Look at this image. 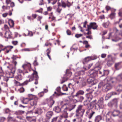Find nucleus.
I'll list each match as a JSON object with an SVG mask.
<instances>
[{"label":"nucleus","mask_w":122,"mask_h":122,"mask_svg":"<svg viewBox=\"0 0 122 122\" xmlns=\"http://www.w3.org/2000/svg\"><path fill=\"white\" fill-rule=\"evenodd\" d=\"M43 112L42 109L40 108H36L35 110H33V112L35 114H41Z\"/></svg>","instance_id":"obj_17"},{"label":"nucleus","mask_w":122,"mask_h":122,"mask_svg":"<svg viewBox=\"0 0 122 122\" xmlns=\"http://www.w3.org/2000/svg\"><path fill=\"white\" fill-rule=\"evenodd\" d=\"M8 23H10V24H12V25H14V23L13 21L11 19H10L9 20Z\"/></svg>","instance_id":"obj_50"},{"label":"nucleus","mask_w":122,"mask_h":122,"mask_svg":"<svg viewBox=\"0 0 122 122\" xmlns=\"http://www.w3.org/2000/svg\"><path fill=\"white\" fill-rule=\"evenodd\" d=\"M57 117H56L53 118L51 121V122H56Z\"/></svg>","instance_id":"obj_44"},{"label":"nucleus","mask_w":122,"mask_h":122,"mask_svg":"<svg viewBox=\"0 0 122 122\" xmlns=\"http://www.w3.org/2000/svg\"><path fill=\"white\" fill-rule=\"evenodd\" d=\"M34 72L30 76H28V77L30 78L29 80H26L23 83L24 85H27L29 82L31 81L34 79L36 81L35 82V84H38L37 81L38 79V76L37 75V72L34 71Z\"/></svg>","instance_id":"obj_2"},{"label":"nucleus","mask_w":122,"mask_h":122,"mask_svg":"<svg viewBox=\"0 0 122 122\" xmlns=\"http://www.w3.org/2000/svg\"><path fill=\"white\" fill-rule=\"evenodd\" d=\"M112 115L114 117L117 116L121 117L122 116V113L119 111L115 110L112 112Z\"/></svg>","instance_id":"obj_11"},{"label":"nucleus","mask_w":122,"mask_h":122,"mask_svg":"<svg viewBox=\"0 0 122 122\" xmlns=\"http://www.w3.org/2000/svg\"><path fill=\"white\" fill-rule=\"evenodd\" d=\"M84 93V92L82 90H79L78 91L75 95V97H78L80 95H83Z\"/></svg>","instance_id":"obj_22"},{"label":"nucleus","mask_w":122,"mask_h":122,"mask_svg":"<svg viewBox=\"0 0 122 122\" xmlns=\"http://www.w3.org/2000/svg\"><path fill=\"white\" fill-rule=\"evenodd\" d=\"M14 83L16 85L18 86L20 85V83L16 80H15L14 81Z\"/></svg>","instance_id":"obj_53"},{"label":"nucleus","mask_w":122,"mask_h":122,"mask_svg":"<svg viewBox=\"0 0 122 122\" xmlns=\"http://www.w3.org/2000/svg\"><path fill=\"white\" fill-rule=\"evenodd\" d=\"M95 113L94 112L92 111V112L88 115V117L89 119H91L93 115Z\"/></svg>","instance_id":"obj_37"},{"label":"nucleus","mask_w":122,"mask_h":122,"mask_svg":"<svg viewBox=\"0 0 122 122\" xmlns=\"http://www.w3.org/2000/svg\"><path fill=\"white\" fill-rule=\"evenodd\" d=\"M44 95V93L43 92H41L39 94V95L40 97H41L43 96Z\"/></svg>","instance_id":"obj_54"},{"label":"nucleus","mask_w":122,"mask_h":122,"mask_svg":"<svg viewBox=\"0 0 122 122\" xmlns=\"http://www.w3.org/2000/svg\"><path fill=\"white\" fill-rule=\"evenodd\" d=\"M114 63V62L112 60H109L107 62V65L109 66H111Z\"/></svg>","instance_id":"obj_36"},{"label":"nucleus","mask_w":122,"mask_h":122,"mask_svg":"<svg viewBox=\"0 0 122 122\" xmlns=\"http://www.w3.org/2000/svg\"><path fill=\"white\" fill-rule=\"evenodd\" d=\"M60 89L61 88L60 87H57L56 89V90L57 92H55L54 94H53V95H56L57 96H59L60 95Z\"/></svg>","instance_id":"obj_19"},{"label":"nucleus","mask_w":122,"mask_h":122,"mask_svg":"<svg viewBox=\"0 0 122 122\" xmlns=\"http://www.w3.org/2000/svg\"><path fill=\"white\" fill-rule=\"evenodd\" d=\"M95 79V78L89 76V78L87 79V82L89 84H90L94 81Z\"/></svg>","instance_id":"obj_25"},{"label":"nucleus","mask_w":122,"mask_h":122,"mask_svg":"<svg viewBox=\"0 0 122 122\" xmlns=\"http://www.w3.org/2000/svg\"><path fill=\"white\" fill-rule=\"evenodd\" d=\"M92 57L91 59L92 60H93L96 59L97 58V56H93L91 57Z\"/></svg>","instance_id":"obj_63"},{"label":"nucleus","mask_w":122,"mask_h":122,"mask_svg":"<svg viewBox=\"0 0 122 122\" xmlns=\"http://www.w3.org/2000/svg\"><path fill=\"white\" fill-rule=\"evenodd\" d=\"M86 91L89 92L88 93H90L91 94L94 91V89L92 87H89L88 88L86 89Z\"/></svg>","instance_id":"obj_32"},{"label":"nucleus","mask_w":122,"mask_h":122,"mask_svg":"<svg viewBox=\"0 0 122 122\" xmlns=\"http://www.w3.org/2000/svg\"><path fill=\"white\" fill-rule=\"evenodd\" d=\"M51 97H50L46 99L45 100L46 102H47L48 105L50 107H51L54 104L55 101L51 98Z\"/></svg>","instance_id":"obj_9"},{"label":"nucleus","mask_w":122,"mask_h":122,"mask_svg":"<svg viewBox=\"0 0 122 122\" xmlns=\"http://www.w3.org/2000/svg\"><path fill=\"white\" fill-rule=\"evenodd\" d=\"M74 80L76 81L77 84L81 83L83 80V79L79 76H75L74 78Z\"/></svg>","instance_id":"obj_14"},{"label":"nucleus","mask_w":122,"mask_h":122,"mask_svg":"<svg viewBox=\"0 0 122 122\" xmlns=\"http://www.w3.org/2000/svg\"><path fill=\"white\" fill-rule=\"evenodd\" d=\"M52 9V8L51 7L49 6L47 7V10L48 11H51V10Z\"/></svg>","instance_id":"obj_59"},{"label":"nucleus","mask_w":122,"mask_h":122,"mask_svg":"<svg viewBox=\"0 0 122 122\" xmlns=\"http://www.w3.org/2000/svg\"><path fill=\"white\" fill-rule=\"evenodd\" d=\"M115 80V78L112 77L105 79L99 84L98 89L102 90L104 92L107 91L112 88V86L111 83H113Z\"/></svg>","instance_id":"obj_1"},{"label":"nucleus","mask_w":122,"mask_h":122,"mask_svg":"<svg viewBox=\"0 0 122 122\" xmlns=\"http://www.w3.org/2000/svg\"><path fill=\"white\" fill-rule=\"evenodd\" d=\"M115 13H112L110 15V17L111 19H112L115 18Z\"/></svg>","instance_id":"obj_41"},{"label":"nucleus","mask_w":122,"mask_h":122,"mask_svg":"<svg viewBox=\"0 0 122 122\" xmlns=\"http://www.w3.org/2000/svg\"><path fill=\"white\" fill-rule=\"evenodd\" d=\"M117 80L120 81L122 82V73L118 76Z\"/></svg>","instance_id":"obj_30"},{"label":"nucleus","mask_w":122,"mask_h":122,"mask_svg":"<svg viewBox=\"0 0 122 122\" xmlns=\"http://www.w3.org/2000/svg\"><path fill=\"white\" fill-rule=\"evenodd\" d=\"M91 57H87L85 58L83 60V62L84 64V62H87L89 61L92 60Z\"/></svg>","instance_id":"obj_28"},{"label":"nucleus","mask_w":122,"mask_h":122,"mask_svg":"<svg viewBox=\"0 0 122 122\" xmlns=\"http://www.w3.org/2000/svg\"><path fill=\"white\" fill-rule=\"evenodd\" d=\"M5 36L6 38H10L11 37L12 34L10 32L7 31L5 33Z\"/></svg>","instance_id":"obj_24"},{"label":"nucleus","mask_w":122,"mask_h":122,"mask_svg":"<svg viewBox=\"0 0 122 122\" xmlns=\"http://www.w3.org/2000/svg\"><path fill=\"white\" fill-rule=\"evenodd\" d=\"M87 100H86L84 102V104L85 105H87L89 103L88 102H87Z\"/></svg>","instance_id":"obj_57"},{"label":"nucleus","mask_w":122,"mask_h":122,"mask_svg":"<svg viewBox=\"0 0 122 122\" xmlns=\"http://www.w3.org/2000/svg\"><path fill=\"white\" fill-rule=\"evenodd\" d=\"M30 99L27 98H24L23 100H22L21 102L23 103L26 104L28 103L29 101H30Z\"/></svg>","instance_id":"obj_27"},{"label":"nucleus","mask_w":122,"mask_h":122,"mask_svg":"<svg viewBox=\"0 0 122 122\" xmlns=\"http://www.w3.org/2000/svg\"><path fill=\"white\" fill-rule=\"evenodd\" d=\"M111 7L109 6H106V9L107 11L111 9Z\"/></svg>","instance_id":"obj_60"},{"label":"nucleus","mask_w":122,"mask_h":122,"mask_svg":"<svg viewBox=\"0 0 122 122\" xmlns=\"http://www.w3.org/2000/svg\"><path fill=\"white\" fill-rule=\"evenodd\" d=\"M111 96L110 93L106 95L105 97V99L106 100H108L109 98H110Z\"/></svg>","instance_id":"obj_39"},{"label":"nucleus","mask_w":122,"mask_h":122,"mask_svg":"<svg viewBox=\"0 0 122 122\" xmlns=\"http://www.w3.org/2000/svg\"><path fill=\"white\" fill-rule=\"evenodd\" d=\"M63 90L64 91H68V87L65 85H64L62 87Z\"/></svg>","instance_id":"obj_40"},{"label":"nucleus","mask_w":122,"mask_h":122,"mask_svg":"<svg viewBox=\"0 0 122 122\" xmlns=\"http://www.w3.org/2000/svg\"><path fill=\"white\" fill-rule=\"evenodd\" d=\"M13 48V46H7V48L6 49V52L7 53H8L9 51H11V49Z\"/></svg>","instance_id":"obj_34"},{"label":"nucleus","mask_w":122,"mask_h":122,"mask_svg":"<svg viewBox=\"0 0 122 122\" xmlns=\"http://www.w3.org/2000/svg\"><path fill=\"white\" fill-rule=\"evenodd\" d=\"M53 114V112H48L46 114V116L47 118L48 119H50L52 116Z\"/></svg>","instance_id":"obj_26"},{"label":"nucleus","mask_w":122,"mask_h":122,"mask_svg":"<svg viewBox=\"0 0 122 122\" xmlns=\"http://www.w3.org/2000/svg\"><path fill=\"white\" fill-rule=\"evenodd\" d=\"M120 64V62H119L115 64V67L116 69L117 68V67Z\"/></svg>","instance_id":"obj_51"},{"label":"nucleus","mask_w":122,"mask_h":122,"mask_svg":"<svg viewBox=\"0 0 122 122\" xmlns=\"http://www.w3.org/2000/svg\"><path fill=\"white\" fill-rule=\"evenodd\" d=\"M24 112V111L21 110H19L15 112V113L17 115H20L23 113Z\"/></svg>","instance_id":"obj_35"},{"label":"nucleus","mask_w":122,"mask_h":122,"mask_svg":"<svg viewBox=\"0 0 122 122\" xmlns=\"http://www.w3.org/2000/svg\"><path fill=\"white\" fill-rule=\"evenodd\" d=\"M33 64L34 66H37L38 65V63L36 61V60H35L34 62L33 63Z\"/></svg>","instance_id":"obj_62"},{"label":"nucleus","mask_w":122,"mask_h":122,"mask_svg":"<svg viewBox=\"0 0 122 122\" xmlns=\"http://www.w3.org/2000/svg\"><path fill=\"white\" fill-rule=\"evenodd\" d=\"M3 77V80L4 81H5L6 82H7L8 80V77Z\"/></svg>","instance_id":"obj_49"},{"label":"nucleus","mask_w":122,"mask_h":122,"mask_svg":"<svg viewBox=\"0 0 122 122\" xmlns=\"http://www.w3.org/2000/svg\"><path fill=\"white\" fill-rule=\"evenodd\" d=\"M18 90L21 93L24 91V89L23 87H22L19 89Z\"/></svg>","instance_id":"obj_43"},{"label":"nucleus","mask_w":122,"mask_h":122,"mask_svg":"<svg viewBox=\"0 0 122 122\" xmlns=\"http://www.w3.org/2000/svg\"><path fill=\"white\" fill-rule=\"evenodd\" d=\"M92 64H90L86 67H85V66H84L83 67V68L86 70H88L90 68L91 66H92Z\"/></svg>","instance_id":"obj_38"},{"label":"nucleus","mask_w":122,"mask_h":122,"mask_svg":"<svg viewBox=\"0 0 122 122\" xmlns=\"http://www.w3.org/2000/svg\"><path fill=\"white\" fill-rule=\"evenodd\" d=\"M72 5V4L69 2L68 1H64L62 0L61 1V6L64 8H65L66 7H69Z\"/></svg>","instance_id":"obj_8"},{"label":"nucleus","mask_w":122,"mask_h":122,"mask_svg":"<svg viewBox=\"0 0 122 122\" xmlns=\"http://www.w3.org/2000/svg\"><path fill=\"white\" fill-rule=\"evenodd\" d=\"M88 25L89 29L92 28L94 30L96 29L98 27L96 23L95 22L91 23Z\"/></svg>","instance_id":"obj_13"},{"label":"nucleus","mask_w":122,"mask_h":122,"mask_svg":"<svg viewBox=\"0 0 122 122\" xmlns=\"http://www.w3.org/2000/svg\"><path fill=\"white\" fill-rule=\"evenodd\" d=\"M103 100L102 98H100L98 101L97 103L94 105V107L96 110H98L100 108H103L104 105Z\"/></svg>","instance_id":"obj_5"},{"label":"nucleus","mask_w":122,"mask_h":122,"mask_svg":"<svg viewBox=\"0 0 122 122\" xmlns=\"http://www.w3.org/2000/svg\"><path fill=\"white\" fill-rule=\"evenodd\" d=\"M109 24V22L108 21L106 22H104L102 24V25L104 28H107L108 27Z\"/></svg>","instance_id":"obj_29"},{"label":"nucleus","mask_w":122,"mask_h":122,"mask_svg":"<svg viewBox=\"0 0 122 122\" xmlns=\"http://www.w3.org/2000/svg\"><path fill=\"white\" fill-rule=\"evenodd\" d=\"M82 36V35L81 34H76L75 35V36L77 38H78L80 37L81 36Z\"/></svg>","instance_id":"obj_48"},{"label":"nucleus","mask_w":122,"mask_h":122,"mask_svg":"<svg viewBox=\"0 0 122 122\" xmlns=\"http://www.w3.org/2000/svg\"><path fill=\"white\" fill-rule=\"evenodd\" d=\"M110 93L111 96L112 95H116L117 94V93L114 92H110Z\"/></svg>","instance_id":"obj_61"},{"label":"nucleus","mask_w":122,"mask_h":122,"mask_svg":"<svg viewBox=\"0 0 122 122\" xmlns=\"http://www.w3.org/2000/svg\"><path fill=\"white\" fill-rule=\"evenodd\" d=\"M118 101V98H114L108 103V105L109 107H112L114 105L116 106L117 105Z\"/></svg>","instance_id":"obj_10"},{"label":"nucleus","mask_w":122,"mask_h":122,"mask_svg":"<svg viewBox=\"0 0 122 122\" xmlns=\"http://www.w3.org/2000/svg\"><path fill=\"white\" fill-rule=\"evenodd\" d=\"M15 78L18 81H20L22 80L23 78V77L22 76L21 74H17V75L15 76Z\"/></svg>","instance_id":"obj_21"},{"label":"nucleus","mask_w":122,"mask_h":122,"mask_svg":"<svg viewBox=\"0 0 122 122\" xmlns=\"http://www.w3.org/2000/svg\"><path fill=\"white\" fill-rule=\"evenodd\" d=\"M89 73L90 74V76L92 77L95 78L97 74V72L94 70H92L90 71Z\"/></svg>","instance_id":"obj_15"},{"label":"nucleus","mask_w":122,"mask_h":122,"mask_svg":"<svg viewBox=\"0 0 122 122\" xmlns=\"http://www.w3.org/2000/svg\"><path fill=\"white\" fill-rule=\"evenodd\" d=\"M96 100H95L92 102L90 103V106L92 105V104H94V105L96 103Z\"/></svg>","instance_id":"obj_45"},{"label":"nucleus","mask_w":122,"mask_h":122,"mask_svg":"<svg viewBox=\"0 0 122 122\" xmlns=\"http://www.w3.org/2000/svg\"><path fill=\"white\" fill-rule=\"evenodd\" d=\"M82 106L80 105L78 107L77 109L76 110V117L77 118H80L83 116L85 110L82 108Z\"/></svg>","instance_id":"obj_3"},{"label":"nucleus","mask_w":122,"mask_h":122,"mask_svg":"<svg viewBox=\"0 0 122 122\" xmlns=\"http://www.w3.org/2000/svg\"><path fill=\"white\" fill-rule=\"evenodd\" d=\"M74 107H74L71 108H70L66 107L63 110H61V112L62 114V115L61 116V117L65 118L67 117H68V113L67 112V111L68 110L70 111L73 109Z\"/></svg>","instance_id":"obj_6"},{"label":"nucleus","mask_w":122,"mask_h":122,"mask_svg":"<svg viewBox=\"0 0 122 122\" xmlns=\"http://www.w3.org/2000/svg\"><path fill=\"white\" fill-rule=\"evenodd\" d=\"M42 8H41L40 9H39L38 10L36 11L35 12H38L40 13H42Z\"/></svg>","instance_id":"obj_55"},{"label":"nucleus","mask_w":122,"mask_h":122,"mask_svg":"<svg viewBox=\"0 0 122 122\" xmlns=\"http://www.w3.org/2000/svg\"><path fill=\"white\" fill-rule=\"evenodd\" d=\"M77 98L78 100L80 102H82L84 99V97L81 96H79L78 97H76Z\"/></svg>","instance_id":"obj_33"},{"label":"nucleus","mask_w":122,"mask_h":122,"mask_svg":"<svg viewBox=\"0 0 122 122\" xmlns=\"http://www.w3.org/2000/svg\"><path fill=\"white\" fill-rule=\"evenodd\" d=\"M34 99L31 98L30 99V105L32 106L36 105L37 103L38 98L34 96Z\"/></svg>","instance_id":"obj_12"},{"label":"nucleus","mask_w":122,"mask_h":122,"mask_svg":"<svg viewBox=\"0 0 122 122\" xmlns=\"http://www.w3.org/2000/svg\"><path fill=\"white\" fill-rule=\"evenodd\" d=\"M8 120L9 121H12L14 120V119L13 117H8Z\"/></svg>","instance_id":"obj_46"},{"label":"nucleus","mask_w":122,"mask_h":122,"mask_svg":"<svg viewBox=\"0 0 122 122\" xmlns=\"http://www.w3.org/2000/svg\"><path fill=\"white\" fill-rule=\"evenodd\" d=\"M5 113H9L10 111L8 108H7L5 110Z\"/></svg>","instance_id":"obj_52"},{"label":"nucleus","mask_w":122,"mask_h":122,"mask_svg":"<svg viewBox=\"0 0 122 122\" xmlns=\"http://www.w3.org/2000/svg\"><path fill=\"white\" fill-rule=\"evenodd\" d=\"M18 73L17 74H21V73H22L23 75L27 77V75H28L27 74L28 73V72L26 71L25 72H23L20 69H18Z\"/></svg>","instance_id":"obj_23"},{"label":"nucleus","mask_w":122,"mask_h":122,"mask_svg":"<svg viewBox=\"0 0 122 122\" xmlns=\"http://www.w3.org/2000/svg\"><path fill=\"white\" fill-rule=\"evenodd\" d=\"M87 100L89 102H90L93 98V96L90 93H87L85 95Z\"/></svg>","instance_id":"obj_16"},{"label":"nucleus","mask_w":122,"mask_h":122,"mask_svg":"<svg viewBox=\"0 0 122 122\" xmlns=\"http://www.w3.org/2000/svg\"><path fill=\"white\" fill-rule=\"evenodd\" d=\"M64 106H63L62 107V109H60L58 106H55L53 108V110L57 113H58L62 110V107Z\"/></svg>","instance_id":"obj_18"},{"label":"nucleus","mask_w":122,"mask_h":122,"mask_svg":"<svg viewBox=\"0 0 122 122\" xmlns=\"http://www.w3.org/2000/svg\"><path fill=\"white\" fill-rule=\"evenodd\" d=\"M102 119V117L101 115H97L95 117L94 120L95 122H99Z\"/></svg>","instance_id":"obj_20"},{"label":"nucleus","mask_w":122,"mask_h":122,"mask_svg":"<svg viewBox=\"0 0 122 122\" xmlns=\"http://www.w3.org/2000/svg\"><path fill=\"white\" fill-rule=\"evenodd\" d=\"M0 122H2L4 121L5 120V118L3 117H1L0 118Z\"/></svg>","instance_id":"obj_56"},{"label":"nucleus","mask_w":122,"mask_h":122,"mask_svg":"<svg viewBox=\"0 0 122 122\" xmlns=\"http://www.w3.org/2000/svg\"><path fill=\"white\" fill-rule=\"evenodd\" d=\"M109 73V71L108 70H106L104 71V75L103 76L107 75Z\"/></svg>","instance_id":"obj_42"},{"label":"nucleus","mask_w":122,"mask_h":122,"mask_svg":"<svg viewBox=\"0 0 122 122\" xmlns=\"http://www.w3.org/2000/svg\"><path fill=\"white\" fill-rule=\"evenodd\" d=\"M23 50L25 51H32L29 48H25L23 49Z\"/></svg>","instance_id":"obj_47"},{"label":"nucleus","mask_w":122,"mask_h":122,"mask_svg":"<svg viewBox=\"0 0 122 122\" xmlns=\"http://www.w3.org/2000/svg\"><path fill=\"white\" fill-rule=\"evenodd\" d=\"M117 91L119 92H121L122 91V85H121L118 86L117 88Z\"/></svg>","instance_id":"obj_31"},{"label":"nucleus","mask_w":122,"mask_h":122,"mask_svg":"<svg viewBox=\"0 0 122 122\" xmlns=\"http://www.w3.org/2000/svg\"><path fill=\"white\" fill-rule=\"evenodd\" d=\"M66 32L67 34L68 35H70L71 34V31L68 30H67Z\"/></svg>","instance_id":"obj_64"},{"label":"nucleus","mask_w":122,"mask_h":122,"mask_svg":"<svg viewBox=\"0 0 122 122\" xmlns=\"http://www.w3.org/2000/svg\"><path fill=\"white\" fill-rule=\"evenodd\" d=\"M12 63L14 64V66H13L12 65H10L9 66H7V67L9 68L11 70V73L9 74L10 76L9 77L10 78L13 77L14 76V74L15 73L16 70V67L15 66L17 64V62L15 61H12Z\"/></svg>","instance_id":"obj_4"},{"label":"nucleus","mask_w":122,"mask_h":122,"mask_svg":"<svg viewBox=\"0 0 122 122\" xmlns=\"http://www.w3.org/2000/svg\"><path fill=\"white\" fill-rule=\"evenodd\" d=\"M28 35L30 36H32L33 35V33L31 31H29L28 33Z\"/></svg>","instance_id":"obj_58"},{"label":"nucleus","mask_w":122,"mask_h":122,"mask_svg":"<svg viewBox=\"0 0 122 122\" xmlns=\"http://www.w3.org/2000/svg\"><path fill=\"white\" fill-rule=\"evenodd\" d=\"M72 74V73L70 70H66V74L64 75V76L63 78V81L61 82V83H62L66 81L71 76Z\"/></svg>","instance_id":"obj_7"}]
</instances>
